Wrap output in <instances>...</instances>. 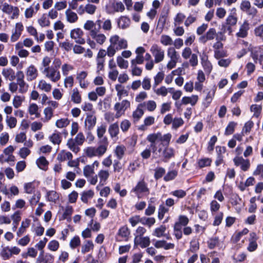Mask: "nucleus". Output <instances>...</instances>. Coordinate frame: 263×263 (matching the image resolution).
Listing matches in <instances>:
<instances>
[{
    "mask_svg": "<svg viewBox=\"0 0 263 263\" xmlns=\"http://www.w3.org/2000/svg\"><path fill=\"white\" fill-rule=\"evenodd\" d=\"M149 192L147 184L143 179L139 181L130 191V193H134L139 199L141 198L144 194H148Z\"/></svg>",
    "mask_w": 263,
    "mask_h": 263,
    "instance_id": "f257e3e1",
    "label": "nucleus"
},
{
    "mask_svg": "<svg viewBox=\"0 0 263 263\" xmlns=\"http://www.w3.org/2000/svg\"><path fill=\"white\" fill-rule=\"evenodd\" d=\"M43 73L45 74L46 77L49 78L52 82H56L61 78V75L59 70L53 68L52 66L44 68L42 71Z\"/></svg>",
    "mask_w": 263,
    "mask_h": 263,
    "instance_id": "f03ea898",
    "label": "nucleus"
},
{
    "mask_svg": "<svg viewBox=\"0 0 263 263\" xmlns=\"http://www.w3.org/2000/svg\"><path fill=\"white\" fill-rule=\"evenodd\" d=\"M150 51L155 58V62L158 63L162 61L164 58V51L157 44H153L150 49Z\"/></svg>",
    "mask_w": 263,
    "mask_h": 263,
    "instance_id": "7ed1b4c3",
    "label": "nucleus"
},
{
    "mask_svg": "<svg viewBox=\"0 0 263 263\" xmlns=\"http://www.w3.org/2000/svg\"><path fill=\"white\" fill-rule=\"evenodd\" d=\"M97 24L98 25L97 29L95 28L91 32H90L89 34L91 37L94 39L98 44L102 45L105 42L106 37L104 34L98 33L101 28L100 22H98Z\"/></svg>",
    "mask_w": 263,
    "mask_h": 263,
    "instance_id": "20e7f679",
    "label": "nucleus"
},
{
    "mask_svg": "<svg viewBox=\"0 0 263 263\" xmlns=\"http://www.w3.org/2000/svg\"><path fill=\"white\" fill-rule=\"evenodd\" d=\"M83 35V32L80 28L74 29L70 32L71 37L79 44H84L85 43L84 39L82 37Z\"/></svg>",
    "mask_w": 263,
    "mask_h": 263,
    "instance_id": "39448f33",
    "label": "nucleus"
},
{
    "mask_svg": "<svg viewBox=\"0 0 263 263\" xmlns=\"http://www.w3.org/2000/svg\"><path fill=\"white\" fill-rule=\"evenodd\" d=\"M151 241L148 236L139 237L135 236L134 238V247L139 245L142 248H145L150 245Z\"/></svg>",
    "mask_w": 263,
    "mask_h": 263,
    "instance_id": "423d86ee",
    "label": "nucleus"
},
{
    "mask_svg": "<svg viewBox=\"0 0 263 263\" xmlns=\"http://www.w3.org/2000/svg\"><path fill=\"white\" fill-rule=\"evenodd\" d=\"M130 232L126 226L121 227L117 233V241H121L122 239L127 241Z\"/></svg>",
    "mask_w": 263,
    "mask_h": 263,
    "instance_id": "0eeeda50",
    "label": "nucleus"
},
{
    "mask_svg": "<svg viewBox=\"0 0 263 263\" xmlns=\"http://www.w3.org/2000/svg\"><path fill=\"white\" fill-rule=\"evenodd\" d=\"M175 157V150L172 147L167 146L164 148L162 152L161 160L164 162H167L171 158Z\"/></svg>",
    "mask_w": 263,
    "mask_h": 263,
    "instance_id": "6e6552de",
    "label": "nucleus"
},
{
    "mask_svg": "<svg viewBox=\"0 0 263 263\" xmlns=\"http://www.w3.org/2000/svg\"><path fill=\"white\" fill-rule=\"evenodd\" d=\"M216 35V31L215 28H210L205 33V34L201 35L199 41L200 42L205 44L208 41L212 40L214 39Z\"/></svg>",
    "mask_w": 263,
    "mask_h": 263,
    "instance_id": "1a4fd4ad",
    "label": "nucleus"
},
{
    "mask_svg": "<svg viewBox=\"0 0 263 263\" xmlns=\"http://www.w3.org/2000/svg\"><path fill=\"white\" fill-rule=\"evenodd\" d=\"M110 37L116 38L115 47L117 51L121 49H126L127 47V42L124 39H119L120 37L118 35H114Z\"/></svg>",
    "mask_w": 263,
    "mask_h": 263,
    "instance_id": "9d476101",
    "label": "nucleus"
},
{
    "mask_svg": "<svg viewBox=\"0 0 263 263\" xmlns=\"http://www.w3.org/2000/svg\"><path fill=\"white\" fill-rule=\"evenodd\" d=\"M154 245L157 249L163 248L166 250L173 249L175 247V245L174 243H167L164 240H156Z\"/></svg>",
    "mask_w": 263,
    "mask_h": 263,
    "instance_id": "9b49d317",
    "label": "nucleus"
},
{
    "mask_svg": "<svg viewBox=\"0 0 263 263\" xmlns=\"http://www.w3.org/2000/svg\"><path fill=\"white\" fill-rule=\"evenodd\" d=\"M96 117L91 114H87L85 120V125L87 127L88 130H91L96 123Z\"/></svg>",
    "mask_w": 263,
    "mask_h": 263,
    "instance_id": "f8f14e48",
    "label": "nucleus"
},
{
    "mask_svg": "<svg viewBox=\"0 0 263 263\" xmlns=\"http://www.w3.org/2000/svg\"><path fill=\"white\" fill-rule=\"evenodd\" d=\"M38 74L37 70L33 65L29 66L27 70L26 75L28 81H32L35 79Z\"/></svg>",
    "mask_w": 263,
    "mask_h": 263,
    "instance_id": "ddd939ff",
    "label": "nucleus"
},
{
    "mask_svg": "<svg viewBox=\"0 0 263 263\" xmlns=\"http://www.w3.org/2000/svg\"><path fill=\"white\" fill-rule=\"evenodd\" d=\"M118 27L122 29L128 28L130 24V19L126 16H121L117 21Z\"/></svg>",
    "mask_w": 263,
    "mask_h": 263,
    "instance_id": "4468645a",
    "label": "nucleus"
},
{
    "mask_svg": "<svg viewBox=\"0 0 263 263\" xmlns=\"http://www.w3.org/2000/svg\"><path fill=\"white\" fill-rule=\"evenodd\" d=\"M108 133L111 138L118 139V135L119 133V128L117 122L110 125L108 128Z\"/></svg>",
    "mask_w": 263,
    "mask_h": 263,
    "instance_id": "2eb2a0df",
    "label": "nucleus"
},
{
    "mask_svg": "<svg viewBox=\"0 0 263 263\" xmlns=\"http://www.w3.org/2000/svg\"><path fill=\"white\" fill-rule=\"evenodd\" d=\"M250 235L251 238L250 239V242L247 249L250 252H253L257 249L258 246L256 242V236L255 233H251Z\"/></svg>",
    "mask_w": 263,
    "mask_h": 263,
    "instance_id": "dca6fc26",
    "label": "nucleus"
},
{
    "mask_svg": "<svg viewBox=\"0 0 263 263\" xmlns=\"http://www.w3.org/2000/svg\"><path fill=\"white\" fill-rule=\"evenodd\" d=\"M249 23L247 21H245L240 26L239 31L236 33L237 36L242 38L246 37L249 29Z\"/></svg>",
    "mask_w": 263,
    "mask_h": 263,
    "instance_id": "f3484780",
    "label": "nucleus"
},
{
    "mask_svg": "<svg viewBox=\"0 0 263 263\" xmlns=\"http://www.w3.org/2000/svg\"><path fill=\"white\" fill-rule=\"evenodd\" d=\"M66 20L70 23H74L78 20V16L76 13L73 12L70 9H67L65 11Z\"/></svg>",
    "mask_w": 263,
    "mask_h": 263,
    "instance_id": "a211bd4d",
    "label": "nucleus"
},
{
    "mask_svg": "<svg viewBox=\"0 0 263 263\" xmlns=\"http://www.w3.org/2000/svg\"><path fill=\"white\" fill-rule=\"evenodd\" d=\"M130 106V102L127 100H123L121 103H116L114 106L115 110H119L124 113V111Z\"/></svg>",
    "mask_w": 263,
    "mask_h": 263,
    "instance_id": "6ab92c4d",
    "label": "nucleus"
},
{
    "mask_svg": "<svg viewBox=\"0 0 263 263\" xmlns=\"http://www.w3.org/2000/svg\"><path fill=\"white\" fill-rule=\"evenodd\" d=\"M99 21L100 22V24L101 25L102 21L100 20H97L95 23H94L92 21L88 20L84 24V28L86 30H88V31H90V32H91L95 28L97 29V28L98 27L97 22Z\"/></svg>",
    "mask_w": 263,
    "mask_h": 263,
    "instance_id": "aec40b11",
    "label": "nucleus"
},
{
    "mask_svg": "<svg viewBox=\"0 0 263 263\" xmlns=\"http://www.w3.org/2000/svg\"><path fill=\"white\" fill-rule=\"evenodd\" d=\"M115 39L116 38L110 37L109 42L110 43V44L107 47L106 51L107 55L109 57H112L115 54L116 51H117L116 48L114 47V45L116 43Z\"/></svg>",
    "mask_w": 263,
    "mask_h": 263,
    "instance_id": "412c9836",
    "label": "nucleus"
},
{
    "mask_svg": "<svg viewBox=\"0 0 263 263\" xmlns=\"http://www.w3.org/2000/svg\"><path fill=\"white\" fill-rule=\"evenodd\" d=\"M97 176L100 179L99 184L103 185L106 183V181L109 176V173L108 171L101 170L99 172Z\"/></svg>",
    "mask_w": 263,
    "mask_h": 263,
    "instance_id": "4be33fe9",
    "label": "nucleus"
},
{
    "mask_svg": "<svg viewBox=\"0 0 263 263\" xmlns=\"http://www.w3.org/2000/svg\"><path fill=\"white\" fill-rule=\"evenodd\" d=\"M154 122L155 118L153 116H148L144 119L143 124L139 126L138 129L140 130H145L146 129L147 126L152 125L154 123Z\"/></svg>",
    "mask_w": 263,
    "mask_h": 263,
    "instance_id": "5701e85b",
    "label": "nucleus"
},
{
    "mask_svg": "<svg viewBox=\"0 0 263 263\" xmlns=\"http://www.w3.org/2000/svg\"><path fill=\"white\" fill-rule=\"evenodd\" d=\"M198 99L197 95H192L191 97H184L181 100L182 103L186 105L191 104V105L194 106L196 104Z\"/></svg>",
    "mask_w": 263,
    "mask_h": 263,
    "instance_id": "b1692460",
    "label": "nucleus"
},
{
    "mask_svg": "<svg viewBox=\"0 0 263 263\" xmlns=\"http://www.w3.org/2000/svg\"><path fill=\"white\" fill-rule=\"evenodd\" d=\"M49 139L53 144L59 145L62 141L61 133L55 130L54 132L49 137Z\"/></svg>",
    "mask_w": 263,
    "mask_h": 263,
    "instance_id": "393cba45",
    "label": "nucleus"
},
{
    "mask_svg": "<svg viewBox=\"0 0 263 263\" xmlns=\"http://www.w3.org/2000/svg\"><path fill=\"white\" fill-rule=\"evenodd\" d=\"M71 100L75 104H80L81 102V96L77 88H74L72 90V93L71 96Z\"/></svg>",
    "mask_w": 263,
    "mask_h": 263,
    "instance_id": "a878e982",
    "label": "nucleus"
},
{
    "mask_svg": "<svg viewBox=\"0 0 263 263\" xmlns=\"http://www.w3.org/2000/svg\"><path fill=\"white\" fill-rule=\"evenodd\" d=\"M2 74L6 79L10 81H13L15 78V73L14 71L11 69H4L2 71Z\"/></svg>",
    "mask_w": 263,
    "mask_h": 263,
    "instance_id": "bb28decb",
    "label": "nucleus"
},
{
    "mask_svg": "<svg viewBox=\"0 0 263 263\" xmlns=\"http://www.w3.org/2000/svg\"><path fill=\"white\" fill-rule=\"evenodd\" d=\"M178 175V171L176 170H168L167 173L163 177V180L166 182H168L176 178Z\"/></svg>",
    "mask_w": 263,
    "mask_h": 263,
    "instance_id": "cd10ccee",
    "label": "nucleus"
},
{
    "mask_svg": "<svg viewBox=\"0 0 263 263\" xmlns=\"http://www.w3.org/2000/svg\"><path fill=\"white\" fill-rule=\"evenodd\" d=\"M11 218L13 220V223H12L13 227H12V231L13 232H14L16 230L18 223L21 219L20 212L18 211H16L11 216Z\"/></svg>",
    "mask_w": 263,
    "mask_h": 263,
    "instance_id": "c85d7f7f",
    "label": "nucleus"
},
{
    "mask_svg": "<svg viewBox=\"0 0 263 263\" xmlns=\"http://www.w3.org/2000/svg\"><path fill=\"white\" fill-rule=\"evenodd\" d=\"M189 222V219L185 215H181L178 217V220L176 221L174 224L179 225V227L182 228V227L186 226Z\"/></svg>",
    "mask_w": 263,
    "mask_h": 263,
    "instance_id": "c756f323",
    "label": "nucleus"
},
{
    "mask_svg": "<svg viewBox=\"0 0 263 263\" xmlns=\"http://www.w3.org/2000/svg\"><path fill=\"white\" fill-rule=\"evenodd\" d=\"M140 106L146 107L149 111H153L156 108V103L153 100L144 102L140 104Z\"/></svg>",
    "mask_w": 263,
    "mask_h": 263,
    "instance_id": "7c9ffc66",
    "label": "nucleus"
},
{
    "mask_svg": "<svg viewBox=\"0 0 263 263\" xmlns=\"http://www.w3.org/2000/svg\"><path fill=\"white\" fill-rule=\"evenodd\" d=\"M67 145L68 148L74 153H77L80 151L79 145H77V143L72 138H70L68 140Z\"/></svg>",
    "mask_w": 263,
    "mask_h": 263,
    "instance_id": "2f4dec72",
    "label": "nucleus"
},
{
    "mask_svg": "<svg viewBox=\"0 0 263 263\" xmlns=\"http://www.w3.org/2000/svg\"><path fill=\"white\" fill-rule=\"evenodd\" d=\"M143 107L140 106V104L138 105L136 109L133 113V117L134 121H138L143 115L144 111L142 109Z\"/></svg>",
    "mask_w": 263,
    "mask_h": 263,
    "instance_id": "473e14b6",
    "label": "nucleus"
},
{
    "mask_svg": "<svg viewBox=\"0 0 263 263\" xmlns=\"http://www.w3.org/2000/svg\"><path fill=\"white\" fill-rule=\"evenodd\" d=\"M94 195V192L92 190H89L87 191H84L81 194V199L84 203H87L88 199L91 198Z\"/></svg>",
    "mask_w": 263,
    "mask_h": 263,
    "instance_id": "72a5a7b5",
    "label": "nucleus"
},
{
    "mask_svg": "<svg viewBox=\"0 0 263 263\" xmlns=\"http://www.w3.org/2000/svg\"><path fill=\"white\" fill-rule=\"evenodd\" d=\"M2 248L0 253V255L2 258L4 260H7L9 259L11 256L10 247H9L8 246H2Z\"/></svg>",
    "mask_w": 263,
    "mask_h": 263,
    "instance_id": "f704fd0d",
    "label": "nucleus"
},
{
    "mask_svg": "<svg viewBox=\"0 0 263 263\" xmlns=\"http://www.w3.org/2000/svg\"><path fill=\"white\" fill-rule=\"evenodd\" d=\"M237 22V18L236 16V13L235 12H233V10L229 15L226 19V24L230 26L235 25Z\"/></svg>",
    "mask_w": 263,
    "mask_h": 263,
    "instance_id": "c9c22d12",
    "label": "nucleus"
},
{
    "mask_svg": "<svg viewBox=\"0 0 263 263\" xmlns=\"http://www.w3.org/2000/svg\"><path fill=\"white\" fill-rule=\"evenodd\" d=\"M166 228L164 225H161L159 227L155 229L153 232V235L157 237H161L164 235V233L166 231Z\"/></svg>",
    "mask_w": 263,
    "mask_h": 263,
    "instance_id": "e433bc0d",
    "label": "nucleus"
},
{
    "mask_svg": "<svg viewBox=\"0 0 263 263\" xmlns=\"http://www.w3.org/2000/svg\"><path fill=\"white\" fill-rule=\"evenodd\" d=\"M46 197L48 201L55 203L59 198L58 193L54 191H50L47 192Z\"/></svg>",
    "mask_w": 263,
    "mask_h": 263,
    "instance_id": "4c0bfd02",
    "label": "nucleus"
},
{
    "mask_svg": "<svg viewBox=\"0 0 263 263\" xmlns=\"http://www.w3.org/2000/svg\"><path fill=\"white\" fill-rule=\"evenodd\" d=\"M215 90L214 89H213V90L212 91H210L206 97L205 98V99H204V101L203 102V105L205 107H208L210 103H211L212 100H213V98L214 96V95H215Z\"/></svg>",
    "mask_w": 263,
    "mask_h": 263,
    "instance_id": "58836bf2",
    "label": "nucleus"
},
{
    "mask_svg": "<svg viewBox=\"0 0 263 263\" xmlns=\"http://www.w3.org/2000/svg\"><path fill=\"white\" fill-rule=\"evenodd\" d=\"M182 228L179 225L174 224L173 226V234L177 240L182 238L183 235Z\"/></svg>",
    "mask_w": 263,
    "mask_h": 263,
    "instance_id": "ea45409f",
    "label": "nucleus"
},
{
    "mask_svg": "<svg viewBox=\"0 0 263 263\" xmlns=\"http://www.w3.org/2000/svg\"><path fill=\"white\" fill-rule=\"evenodd\" d=\"M154 178L157 180L162 178L165 173V170L162 167L158 166L154 170Z\"/></svg>",
    "mask_w": 263,
    "mask_h": 263,
    "instance_id": "a19ab883",
    "label": "nucleus"
},
{
    "mask_svg": "<svg viewBox=\"0 0 263 263\" xmlns=\"http://www.w3.org/2000/svg\"><path fill=\"white\" fill-rule=\"evenodd\" d=\"M156 220L154 217H141V223L148 226L149 228L155 223Z\"/></svg>",
    "mask_w": 263,
    "mask_h": 263,
    "instance_id": "79ce46f5",
    "label": "nucleus"
},
{
    "mask_svg": "<svg viewBox=\"0 0 263 263\" xmlns=\"http://www.w3.org/2000/svg\"><path fill=\"white\" fill-rule=\"evenodd\" d=\"M212 160L208 158H204L199 159L197 162L198 167L200 168L210 166L211 164Z\"/></svg>",
    "mask_w": 263,
    "mask_h": 263,
    "instance_id": "37998d69",
    "label": "nucleus"
},
{
    "mask_svg": "<svg viewBox=\"0 0 263 263\" xmlns=\"http://www.w3.org/2000/svg\"><path fill=\"white\" fill-rule=\"evenodd\" d=\"M30 220L26 219L25 221H23L21 223V226L19 228L17 235L18 236H20L25 231V229L29 227L30 224Z\"/></svg>",
    "mask_w": 263,
    "mask_h": 263,
    "instance_id": "c03bdc74",
    "label": "nucleus"
},
{
    "mask_svg": "<svg viewBox=\"0 0 263 263\" xmlns=\"http://www.w3.org/2000/svg\"><path fill=\"white\" fill-rule=\"evenodd\" d=\"M73 208L71 206L67 205L65 209L64 212L62 215L63 219H70V216L73 213Z\"/></svg>",
    "mask_w": 263,
    "mask_h": 263,
    "instance_id": "a18cd8bd",
    "label": "nucleus"
},
{
    "mask_svg": "<svg viewBox=\"0 0 263 263\" xmlns=\"http://www.w3.org/2000/svg\"><path fill=\"white\" fill-rule=\"evenodd\" d=\"M38 87L42 90L46 92H49L51 89V85L47 83L45 80H41L38 85Z\"/></svg>",
    "mask_w": 263,
    "mask_h": 263,
    "instance_id": "49530a36",
    "label": "nucleus"
},
{
    "mask_svg": "<svg viewBox=\"0 0 263 263\" xmlns=\"http://www.w3.org/2000/svg\"><path fill=\"white\" fill-rule=\"evenodd\" d=\"M93 248V244L91 240H88L86 242L82 247L81 252L83 254H85L86 252H88L90 250H92Z\"/></svg>",
    "mask_w": 263,
    "mask_h": 263,
    "instance_id": "de8ad7c7",
    "label": "nucleus"
},
{
    "mask_svg": "<svg viewBox=\"0 0 263 263\" xmlns=\"http://www.w3.org/2000/svg\"><path fill=\"white\" fill-rule=\"evenodd\" d=\"M167 55L171 59L178 60L179 58V55L173 47H170L167 49Z\"/></svg>",
    "mask_w": 263,
    "mask_h": 263,
    "instance_id": "09e8293b",
    "label": "nucleus"
},
{
    "mask_svg": "<svg viewBox=\"0 0 263 263\" xmlns=\"http://www.w3.org/2000/svg\"><path fill=\"white\" fill-rule=\"evenodd\" d=\"M160 43L164 46L171 45L173 44V40L167 35H162L160 37Z\"/></svg>",
    "mask_w": 263,
    "mask_h": 263,
    "instance_id": "8fccbe9b",
    "label": "nucleus"
},
{
    "mask_svg": "<svg viewBox=\"0 0 263 263\" xmlns=\"http://www.w3.org/2000/svg\"><path fill=\"white\" fill-rule=\"evenodd\" d=\"M125 152L124 146L122 145H118L116 147L115 150V153L119 160H121Z\"/></svg>",
    "mask_w": 263,
    "mask_h": 263,
    "instance_id": "3c124183",
    "label": "nucleus"
},
{
    "mask_svg": "<svg viewBox=\"0 0 263 263\" xmlns=\"http://www.w3.org/2000/svg\"><path fill=\"white\" fill-rule=\"evenodd\" d=\"M69 123L70 121L67 118H62L57 121L55 125L58 128H63L66 127Z\"/></svg>",
    "mask_w": 263,
    "mask_h": 263,
    "instance_id": "603ef678",
    "label": "nucleus"
},
{
    "mask_svg": "<svg viewBox=\"0 0 263 263\" xmlns=\"http://www.w3.org/2000/svg\"><path fill=\"white\" fill-rule=\"evenodd\" d=\"M168 209L165 207L163 204H161L159 206L158 217L159 220H162L166 213L168 212Z\"/></svg>",
    "mask_w": 263,
    "mask_h": 263,
    "instance_id": "864d4df0",
    "label": "nucleus"
},
{
    "mask_svg": "<svg viewBox=\"0 0 263 263\" xmlns=\"http://www.w3.org/2000/svg\"><path fill=\"white\" fill-rule=\"evenodd\" d=\"M117 62L118 65L120 68L126 69L128 66V62L127 61L124 60L122 57L119 56L117 58Z\"/></svg>",
    "mask_w": 263,
    "mask_h": 263,
    "instance_id": "5fc2aeb1",
    "label": "nucleus"
},
{
    "mask_svg": "<svg viewBox=\"0 0 263 263\" xmlns=\"http://www.w3.org/2000/svg\"><path fill=\"white\" fill-rule=\"evenodd\" d=\"M36 163L37 166L41 169H44L48 164V161L44 156L40 157L38 158L36 160Z\"/></svg>",
    "mask_w": 263,
    "mask_h": 263,
    "instance_id": "6e6d98bb",
    "label": "nucleus"
},
{
    "mask_svg": "<svg viewBox=\"0 0 263 263\" xmlns=\"http://www.w3.org/2000/svg\"><path fill=\"white\" fill-rule=\"evenodd\" d=\"M236 124V123L234 122H230L226 128L225 135H230L232 134L234 132Z\"/></svg>",
    "mask_w": 263,
    "mask_h": 263,
    "instance_id": "4d7b16f0",
    "label": "nucleus"
},
{
    "mask_svg": "<svg viewBox=\"0 0 263 263\" xmlns=\"http://www.w3.org/2000/svg\"><path fill=\"white\" fill-rule=\"evenodd\" d=\"M159 136H160V133L150 134L147 136V140L151 142V144H157V141H159Z\"/></svg>",
    "mask_w": 263,
    "mask_h": 263,
    "instance_id": "13d9d810",
    "label": "nucleus"
},
{
    "mask_svg": "<svg viewBox=\"0 0 263 263\" xmlns=\"http://www.w3.org/2000/svg\"><path fill=\"white\" fill-rule=\"evenodd\" d=\"M223 217V214L220 212L218 213L214 217V220L213 223L214 226H218L221 223Z\"/></svg>",
    "mask_w": 263,
    "mask_h": 263,
    "instance_id": "bf43d9fd",
    "label": "nucleus"
},
{
    "mask_svg": "<svg viewBox=\"0 0 263 263\" xmlns=\"http://www.w3.org/2000/svg\"><path fill=\"white\" fill-rule=\"evenodd\" d=\"M250 110L252 112H254L253 116L258 118L260 115L261 107L257 104H253L251 106Z\"/></svg>",
    "mask_w": 263,
    "mask_h": 263,
    "instance_id": "052dcab7",
    "label": "nucleus"
},
{
    "mask_svg": "<svg viewBox=\"0 0 263 263\" xmlns=\"http://www.w3.org/2000/svg\"><path fill=\"white\" fill-rule=\"evenodd\" d=\"M28 111L31 115H35L36 118L39 117V114L37 112L38 106L35 103L30 104L29 107Z\"/></svg>",
    "mask_w": 263,
    "mask_h": 263,
    "instance_id": "680f3d73",
    "label": "nucleus"
},
{
    "mask_svg": "<svg viewBox=\"0 0 263 263\" xmlns=\"http://www.w3.org/2000/svg\"><path fill=\"white\" fill-rule=\"evenodd\" d=\"M6 121L8 126L10 128H13L15 127L17 123V120L15 118L7 116Z\"/></svg>",
    "mask_w": 263,
    "mask_h": 263,
    "instance_id": "e2e57ef3",
    "label": "nucleus"
},
{
    "mask_svg": "<svg viewBox=\"0 0 263 263\" xmlns=\"http://www.w3.org/2000/svg\"><path fill=\"white\" fill-rule=\"evenodd\" d=\"M35 186L33 182L26 183L24 184V190L27 194H31L34 192Z\"/></svg>",
    "mask_w": 263,
    "mask_h": 263,
    "instance_id": "0e129e2a",
    "label": "nucleus"
},
{
    "mask_svg": "<svg viewBox=\"0 0 263 263\" xmlns=\"http://www.w3.org/2000/svg\"><path fill=\"white\" fill-rule=\"evenodd\" d=\"M81 241L78 236H75L70 241L69 246L71 249H75L80 245Z\"/></svg>",
    "mask_w": 263,
    "mask_h": 263,
    "instance_id": "69168bd1",
    "label": "nucleus"
},
{
    "mask_svg": "<svg viewBox=\"0 0 263 263\" xmlns=\"http://www.w3.org/2000/svg\"><path fill=\"white\" fill-rule=\"evenodd\" d=\"M183 123L184 121L181 118H175L172 123V128L176 129L182 126Z\"/></svg>",
    "mask_w": 263,
    "mask_h": 263,
    "instance_id": "338daca9",
    "label": "nucleus"
},
{
    "mask_svg": "<svg viewBox=\"0 0 263 263\" xmlns=\"http://www.w3.org/2000/svg\"><path fill=\"white\" fill-rule=\"evenodd\" d=\"M41 198V193L37 192L30 199V203L32 206H35L39 202Z\"/></svg>",
    "mask_w": 263,
    "mask_h": 263,
    "instance_id": "774afa93",
    "label": "nucleus"
}]
</instances>
